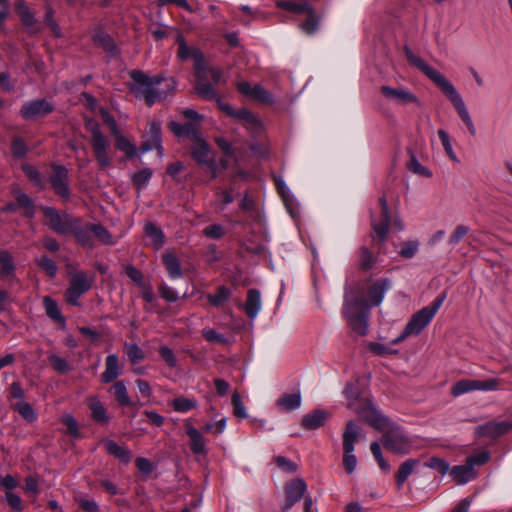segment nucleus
<instances>
[{
  "label": "nucleus",
  "mask_w": 512,
  "mask_h": 512,
  "mask_svg": "<svg viewBox=\"0 0 512 512\" xmlns=\"http://www.w3.org/2000/svg\"><path fill=\"white\" fill-rule=\"evenodd\" d=\"M129 75L132 80L130 90L137 98L144 99L148 106L166 99L176 88L173 78L149 76L140 70H132Z\"/></svg>",
  "instance_id": "nucleus-1"
},
{
  "label": "nucleus",
  "mask_w": 512,
  "mask_h": 512,
  "mask_svg": "<svg viewBox=\"0 0 512 512\" xmlns=\"http://www.w3.org/2000/svg\"><path fill=\"white\" fill-rule=\"evenodd\" d=\"M445 299L446 293H442L430 305L413 314L401 334L392 343L398 344L412 335H419L435 317Z\"/></svg>",
  "instance_id": "nucleus-2"
},
{
  "label": "nucleus",
  "mask_w": 512,
  "mask_h": 512,
  "mask_svg": "<svg viewBox=\"0 0 512 512\" xmlns=\"http://www.w3.org/2000/svg\"><path fill=\"white\" fill-rule=\"evenodd\" d=\"M369 306L360 298L349 300L347 297L343 305V315L353 331L361 336L368 332Z\"/></svg>",
  "instance_id": "nucleus-3"
},
{
  "label": "nucleus",
  "mask_w": 512,
  "mask_h": 512,
  "mask_svg": "<svg viewBox=\"0 0 512 512\" xmlns=\"http://www.w3.org/2000/svg\"><path fill=\"white\" fill-rule=\"evenodd\" d=\"M86 127L91 133V146L99 167L103 170L110 168L113 163L109 155L110 140L102 133L97 122L90 120Z\"/></svg>",
  "instance_id": "nucleus-4"
},
{
  "label": "nucleus",
  "mask_w": 512,
  "mask_h": 512,
  "mask_svg": "<svg viewBox=\"0 0 512 512\" xmlns=\"http://www.w3.org/2000/svg\"><path fill=\"white\" fill-rule=\"evenodd\" d=\"M381 441L387 450L395 454L405 455L413 449V442L410 437L398 427L387 430Z\"/></svg>",
  "instance_id": "nucleus-5"
},
{
  "label": "nucleus",
  "mask_w": 512,
  "mask_h": 512,
  "mask_svg": "<svg viewBox=\"0 0 512 512\" xmlns=\"http://www.w3.org/2000/svg\"><path fill=\"white\" fill-rule=\"evenodd\" d=\"M405 56L410 65L416 67L425 76H427L434 84L443 89L450 81L438 70L430 66L422 57L413 53L409 46L404 47Z\"/></svg>",
  "instance_id": "nucleus-6"
},
{
  "label": "nucleus",
  "mask_w": 512,
  "mask_h": 512,
  "mask_svg": "<svg viewBox=\"0 0 512 512\" xmlns=\"http://www.w3.org/2000/svg\"><path fill=\"white\" fill-rule=\"evenodd\" d=\"M499 385L500 380L497 378L487 380L462 379L451 387V394L458 397L472 391H496L499 389Z\"/></svg>",
  "instance_id": "nucleus-7"
},
{
  "label": "nucleus",
  "mask_w": 512,
  "mask_h": 512,
  "mask_svg": "<svg viewBox=\"0 0 512 512\" xmlns=\"http://www.w3.org/2000/svg\"><path fill=\"white\" fill-rule=\"evenodd\" d=\"M93 279H89L85 272L73 274L69 281V287L65 291V300L72 306H79V299L92 286Z\"/></svg>",
  "instance_id": "nucleus-8"
},
{
  "label": "nucleus",
  "mask_w": 512,
  "mask_h": 512,
  "mask_svg": "<svg viewBox=\"0 0 512 512\" xmlns=\"http://www.w3.org/2000/svg\"><path fill=\"white\" fill-rule=\"evenodd\" d=\"M441 91L449 98V100L452 102L453 106L455 107L459 117L461 120L465 123L467 126L469 132L471 135L476 134V127L472 121V118L469 114V111L461 97V95L458 93L455 86L450 82L447 84Z\"/></svg>",
  "instance_id": "nucleus-9"
},
{
  "label": "nucleus",
  "mask_w": 512,
  "mask_h": 512,
  "mask_svg": "<svg viewBox=\"0 0 512 512\" xmlns=\"http://www.w3.org/2000/svg\"><path fill=\"white\" fill-rule=\"evenodd\" d=\"M42 211L51 230L59 235H66L70 232L75 217L66 213L62 215L55 208L48 206L43 207Z\"/></svg>",
  "instance_id": "nucleus-10"
},
{
  "label": "nucleus",
  "mask_w": 512,
  "mask_h": 512,
  "mask_svg": "<svg viewBox=\"0 0 512 512\" xmlns=\"http://www.w3.org/2000/svg\"><path fill=\"white\" fill-rule=\"evenodd\" d=\"M380 92L388 101L396 105H420L419 98L410 90L404 87H391L388 85H383L380 87Z\"/></svg>",
  "instance_id": "nucleus-11"
},
{
  "label": "nucleus",
  "mask_w": 512,
  "mask_h": 512,
  "mask_svg": "<svg viewBox=\"0 0 512 512\" xmlns=\"http://www.w3.org/2000/svg\"><path fill=\"white\" fill-rule=\"evenodd\" d=\"M53 110L54 105L46 99H35L22 105L20 115L25 120H34L51 113Z\"/></svg>",
  "instance_id": "nucleus-12"
},
{
  "label": "nucleus",
  "mask_w": 512,
  "mask_h": 512,
  "mask_svg": "<svg viewBox=\"0 0 512 512\" xmlns=\"http://www.w3.org/2000/svg\"><path fill=\"white\" fill-rule=\"evenodd\" d=\"M307 485L301 478H296L290 481L285 486V502L282 506L283 512H289L291 508L297 503L305 494Z\"/></svg>",
  "instance_id": "nucleus-13"
},
{
  "label": "nucleus",
  "mask_w": 512,
  "mask_h": 512,
  "mask_svg": "<svg viewBox=\"0 0 512 512\" xmlns=\"http://www.w3.org/2000/svg\"><path fill=\"white\" fill-rule=\"evenodd\" d=\"M53 174L49 181L55 193L67 200L70 197V189L68 185V170L63 165H53Z\"/></svg>",
  "instance_id": "nucleus-14"
},
{
  "label": "nucleus",
  "mask_w": 512,
  "mask_h": 512,
  "mask_svg": "<svg viewBox=\"0 0 512 512\" xmlns=\"http://www.w3.org/2000/svg\"><path fill=\"white\" fill-rule=\"evenodd\" d=\"M391 287L392 281L389 278H380L371 284L367 290V298L362 300L369 306V309L374 306H379L386 292L391 289Z\"/></svg>",
  "instance_id": "nucleus-15"
},
{
  "label": "nucleus",
  "mask_w": 512,
  "mask_h": 512,
  "mask_svg": "<svg viewBox=\"0 0 512 512\" xmlns=\"http://www.w3.org/2000/svg\"><path fill=\"white\" fill-rule=\"evenodd\" d=\"M191 155L193 159L200 165L208 166L213 171L215 177V162L211 156L208 144L200 137L191 147Z\"/></svg>",
  "instance_id": "nucleus-16"
},
{
  "label": "nucleus",
  "mask_w": 512,
  "mask_h": 512,
  "mask_svg": "<svg viewBox=\"0 0 512 512\" xmlns=\"http://www.w3.org/2000/svg\"><path fill=\"white\" fill-rule=\"evenodd\" d=\"M379 204L381 206V221H372V228L378 240L380 242H385L387 239L389 227L391 225L388 202L385 196L379 198Z\"/></svg>",
  "instance_id": "nucleus-17"
},
{
  "label": "nucleus",
  "mask_w": 512,
  "mask_h": 512,
  "mask_svg": "<svg viewBox=\"0 0 512 512\" xmlns=\"http://www.w3.org/2000/svg\"><path fill=\"white\" fill-rule=\"evenodd\" d=\"M237 89L241 94L259 102L265 104H271L273 102L271 93L259 84L252 86L249 82L242 81L237 84Z\"/></svg>",
  "instance_id": "nucleus-18"
},
{
  "label": "nucleus",
  "mask_w": 512,
  "mask_h": 512,
  "mask_svg": "<svg viewBox=\"0 0 512 512\" xmlns=\"http://www.w3.org/2000/svg\"><path fill=\"white\" fill-rule=\"evenodd\" d=\"M92 225L89 223L83 224L79 218H75L69 233H72L82 246L92 248L94 246Z\"/></svg>",
  "instance_id": "nucleus-19"
},
{
  "label": "nucleus",
  "mask_w": 512,
  "mask_h": 512,
  "mask_svg": "<svg viewBox=\"0 0 512 512\" xmlns=\"http://www.w3.org/2000/svg\"><path fill=\"white\" fill-rule=\"evenodd\" d=\"M88 407L91 411V418L94 422L107 425L110 422V416L104 403L99 399L97 395H91L87 399Z\"/></svg>",
  "instance_id": "nucleus-20"
},
{
  "label": "nucleus",
  "mask_w": 512,
  "mask_h": 512,
  "mask_svg": "<svg viewBox=\"0 0 512 512\" xmlns=\"http://www.w3.org/2000/svg\"><path fill=\"white\" fill-rule=\"evenodd\" d=\"M0 278L9 283L17 280L14 259L7 250H0Z\"/></svg>",
  "instance_id": "nucleus-21"
},
{
  "label": "nucleus",
  "mask_w": 512,
  "mask_h": 512,
  "mask_svg": "<svg viewBox=\"0 0 512 512\" xmlns=\"http://www.w3.org/2000/svg\"><path fill=\"white\" fill-rule=\"evenodd\" d=\"M511 428L510 423L506 421L501 422H487L476 428V433L479 436H486L491 438L499 437L507 433Z\"/></svg>",
  "instance_id": "nucleus-22"
},
{
  "label": "nucleus",
  "mask_w": 512,
  "mask_h": 512,
  "mask_svg": "<svg viewBox=\"0 0 512 512\" xmlns=\"http://www.w3.org/2000/svg\"><path fill=\"white\" fill-rule=\"evenodd\" d=\"M450 476L459 485H465L477 477V472L466 461L463 465H455L450 470Z\"/></svg>",
  "instance_id": "nucleus-23"
},
{
  "label": "nucleus",
  "mask_w": 512,
  "mask_h": 512,
  "mask_svg": "<svg viewBox=\"0 0 512 512\" xmlns=\"http://www.w3.org/2000/svg\"><path fill=\"white\" fill-rule=\"evenodd\" d=\"M262 308L261 293L258 289H249L244 310L250 320H254Z\"/></svg>",
  "instance_id": "nucleus-24"
},
{
  "label": "nucleus",
  "mask_w": 512,
  "mask_h": 512,
  "mask_svg": "<svg viewBox=\"0 0 512 512\" xmlns=\"http://www.w3.org/2000/svg\"><path fill=\"white\" fill-rule=\"evenodd\" d=\"M15 10L20 17L22 24L30 31L37 32V21L34 14L30 12L25 0H17Z\"/></svg>",
  "instance_id": "nucleus-25"
},
{
  "label": "nucleus",
  "mask_w": 512,
  "mask_h": 512,
  "mask_svg": "<svg viewBox=\"0 0 512 512\" xmlns=\"http://www.w3.org/2000/svg\"><path fill=\"white\" fill-rule=\"evenodd\" d=\"M121 374L119 359L116 354H109L105 360V370L101 374L103 383H110Z\"/></svg>",
  "instance_id": "nucleus-26"
},
{
  "label": "nucleus",
  "mask_w": 512,
  "mask_h": 512,
  "mask_svg": "<svg viewBox=\"0 0 512 512\" xmlns=\"http://www.w3.org/2000/svg\"><path fill=\"white\" fill-rule=\"evenodd\" d=\"M186 434L189 437L190 448L195 455L206 453L205 438L194 426L186 425Z\"/></svg>",
  "instance_id": "nucleus-27"
},
{
  "label": "nucleus",
  "mask_w": 512,
  "mask_h": 512,
  "mask_svg": "<svg viewBox=\"0 0 512 512\" xmlns=\"http://www.w3.org/2000/svg\"><path fill=\"white\" fill-rule=\"evenodd\" d=\"M161 141V124L158 121H152L149 124L148 139L140 147V155L154 149V146Z\"/></svg>",
  "instance_id": "nucleus-28"
},
{
  "label": "nucleus",
  "mask_w": 512,
  "mask_h": 512,
  "mask_svg": "<svg viewBox=\"0 0 512 512\" xmlns=\"http://www.w3.org/2000/svg\"><path fill=\"white\" fill-rule=\"evenodd\" d=\"M104 447L106 451L114 456L115 458L119 459L124 464H128L131 461V452L130 450L125 446L118 445L115 441L111 439H104L103 440Z\"/></svg>",
  "instance_id": "nucleus-29"
},
{
  "label": "nucleus",
  "mask_w": 512,
  "mask_h": 512,
  "mask_svg": "<svg viewBox=\"0 0 512 512\" xmlns=\"http://www.w3.org/2000/svg\"><path fill=\"white\" fill-rule=\"evenodd\" d=\"M170 130L177 137H187L194 141L200 138V133L194 123L180 124L173 121L170 123Z\"/></svg>",
  "instance_id": "nucleus-30"
},
{
  "label": "nucleus",
  "mask_w": 512,
  "mask_h": 512,
  "mask_svg": "<svg viewBox=\"0 0 512 512\" xmlns=\"http://www.w3.org/2000/svg\"><path fill=\"white\" fill-rule=\"evenodd\" d=\"M364 417L366 421L373 426L374 428L378 430H382L386 427H389V418L385 417L383 414H381L377 409H375L373 406H369L365 413Z\"/></svg>",
  "instance_id": "nucleus-31"
},
{
  "label": "nucleus",
  "mask_w": 512,
  "mask_h": 512,
  "mask_svg": "<svg viewBox=\"0 0 512 512\" xmlns=\"http://www.w3.org/2000/svg\"><path fill=\"white\" fill-rule=\"evenodd\" d=\"M162 262L171 279H179L182 277L181 264L178 258L172 253H164L162 255Z\"/></svg>",
  "instance_id": "nucleus-32"
},
{
  "label": "nucleus",
  "mask_w": 512,
  "mask_h": 512,
  "mask_svg": "<svg viewBox=\"0 0 512 512\" xmlns=\"http://www.w3.org/2000/svg\"><path fill=\"white\" fill-rule=\"evenodd\" d=\"M277 406L286 412H291L298 409L301 406L300 392L283 394L278 398Z\"/></svg>",
  "instance_id": "nucleus-33"
},
{
  "label": "nucleus",
  "mask_w": 512,
  "mask_h": 512,
  "mask_svg": "<svg viewBox=\"0 0 512 512\" xmlns=\"http://www.w3.org/2000/svg\"><path fill=\"white\" fill-rule=\"evenodd\" d=\"M327 413L324 410H314L303 417L302 425L306 429L314 430L324 425Z\"/></svg>",
  "instance_id": "nucleus-34"
},
{
  "label": "nucleus",
  "mask_w": 512,
  "mask_h": 512,
  "mask_svg": "<svg viewBox=\"0 0 512 512\" xmlns=\"http://www.w3.org/2000/svg\"><path fill=\"white\" fill-rule=\"evenodd\" d=\"M144 233L150 239V244L155 250L164 245V234L154 223L148 222L144 225Z\"/></svg>",
  "instance_id": "nucleus-35"
},
{
  "label": "nucleus",
  "mask_w": 512,
  "mask_h": 512,
  "mask_svg": "<svg viewBox=\"0 0 512 512\" xmlns=\"http://www.w3.org/2000/svg\"><path fill=\"white\" fill-rule=\"evenodd\" d=\"M93 41L97 46L102 47L110 57H113L116 54V46L114 41L105 31H96L93 35Z\"/></svg>",
  "instance_id": "nucleus-36"
},
{
  "label": "nucleus",
  "mask_w": 512,
  "mask_h": 512,
  "mask_svg": "<svg viewBox=\"0 0 512 512\" xmlns=\"http://www.w3.org/2000/svg\"><path fill=\"white\" fill-rule=\"evenodd\" d=\"M360 435V428L354 421L350 420L343 433V450H354V444Z\"/></svg>",
  "instance_id": "nucleus-37"
},
{
  "label": "nucleus",
  "mask_w": 512,
  "mask_h": 512,
  "mask_svg": "<svg viewBox=\"0 0 512 512\" xmlns=\"http://www.w3.org/2000/svg\"><path fill=\"white\" fill-rule=\"evenodd\" d=\"M43 306L46 315L54 322L64 325L65 318L62 315L57 302L49 296L43 298Z\"/></svg>",
  "instance_id": "nucleus-38"
},
{
  "label": "nucleus",
  "mask_w": 512,
  "mask_h": 512,
  "mask_svg": "<svg viewBox=\"0 0 512 512\" xmlns=\"http://www.w3.org/2000/svg\"><path fill=\"white\" fill-rule=\"evenodd\" d=\"M417 465H419V460L412 459V458L404 461L400 465V467L395 475V479H396V483H397L398 487H401L404 484V482L408 479V477L413 473V471Z\"/></svg>",
  "instance_id": "nucleus-39"
},
{
  "label": "nucleus",
  "mask_w": 512,
  "mask_h": 512,
  "mask_svg": "<svg viewBox=\"0 0 512 512\" xmlns=\"http://www.w3.org/2000/svg\"><path fill=\"white\" fill-rule=\"evenodd\" d=\"M234 118L252 131H257L261 126L260 121L246 108L236 110Z\"/></svg>",
  "instance_id": "nucleus-40"
},
{
  "label": "nucleus",
  "mask_w": 512,
  "mask_h": 512,
  "mask_svg": "<svg viewBox=\"0 0 512 512\" xmlns=\"http://www.w3.org/2000/svg\"><path fill=\"white\" fill-rule=\"evenodd\" d=\"M277 185L289 214L292 217H295L296 214L298 213V210L294 201V196L292 195L289 187L283 180H278Z\"/></svg>",
  "instance_id": "nucleus-41"
},
{
  "label": "nucleus",
  "mask_w": 512,
  "mask_h": 512,
  "mask_svg": "<svg viewBox=\"0 0 512 512\" xmlns=\"http://www.w3.org/2000/svg\"><path fill=\"white\" fill-rule=\"evenodd\" d=\"M111 391L113 392L115 400L121 407H127L132 405L124 381H116L111 387Z\"/></svg>",
  "instance_id": "nucleus-42"
},
{
  "label": "nucleus",
  "mask_w": 512,
  "mask_h": 512,
  "mask_svg": "<svg viewBox=\"0 0 512 512\" xmlns=\"http://www.w3.org/2000/svg\"><path fill=\"white\" fill-rule=\"evenodd\" d=\"M195 90L199 96L206 100L218 99V95L213 85L206 81L205 77L197 79Z\"/></svg>",
  "instance_id": "nucleus-43"
},
{
  "label": "nucleus",
  "mask_w": 512,
  "mask_h": 512,
  "mask_svg": "<svg viewBox=\"0 0 512 512\" xmlns=\"http://www.w3.org/2000/svg\"><path fill=\"white\" fill-rule=\"evenodd\" d=\"M232 295V291L226 286L222 285L216 289L215 294H208L207 300L214 307L222 306Z\"/></svg>",
  "instance_id": "nucleus-44"
},
{
  "label": "nucleus",
  "mask_w": 512,
  "mask_h": 512,
  "mask_svg": "<svg viewBox=\"0 0 512 512\" xmlns=\"http://www.w3.org/2000/svg\"><path fill=\"white\" fill-rule=\"evenodd\" d=\"M174 411L178 413H187L192 409L197 408L198 402L194 398L178 397L171 402Z\"/></svg>",
  "instance_id": "nucleus-45"
},
{
  "label": "nucleus",
  "mask_w": 512,
  "mask_h": 512,
  "mask_svg": "<svg viewBox=\"0 0 512 512\" xmlns=\"http://www.w3.org/2000/svg\"><path fill=\"white\" fill-rule=\"evenodd\" d=\"M152 174L153 172L150 168H143L133 174L132 182L138 191H141L148 186Z\"/></svg>",
  "instance_id": "nucleus-46"
},
{
  "label": "nucleus",
  "mask_w": 512,
  "mask_h": 512,
  "mask_svg": "<svg viewBox=\"0 0 512 512\" xmlns=\"http://www.w3.org/2000/svg\"><path fill=\"white\" fill-rule=\"evenodd\" d=\"M116 140V147L120 151L124 152L128 158H132L137 153V147L131 143L121 132L113 136Z\"/></svg>",
  "instance_id": "nucleus-47"
},
{
  "label": "nucleus",
  "mask_w": 512,
  "mask_h": 512,
  "mask_svg": "<svg viewBox=\"0 0 512 512\" xmlns=\"http://www.w3.org/2000/svg\"><path fill=\"white\" fill-rule=\"evenodd\" d=\"M48 361L51 367L59 374H67L72 370V367L67 360L57 354H49Z\"/></svg>",
  "instance_id": "nucleus-48"
},
{
  "label": "nucleus",
  "mask_w": 512,
  "mask_h": 512,
  "mask_svg": "<svg viewBox=\"0 0 512 512\" xmlns=\"http://www.w3.org/2000/svg\"><path fill=\"white\" fill-rule=\"evenodd\" d=\"M35 263L49 276L55 277L58 272L56 263L46 255L35 258Z\"/></svg>",
  "instance_id": "nucleus-49"
},
{
  "label": "nucleus",
  "mask_w": 512,
  "mask_h": 512,
  "mask_svg": "<svg viewBox=\"0 0 512 512\" xmlns=\"http://www.w3.org/2000/svg\"><path fill=\"white\" fill-rule=\"evenodd\" d=\"M13 408L29 423L37 419V414L28 402L18 401L13 405Z\"/></svg>",
  "instance_id": "nucleus-50"
},
{
  "label": "nucleus",
  "mask_w": 512,
  "mask_h": 512,
  "mask_svg": "<svg viewBox=\"0 0 512 512\" xmlns=\"http://www.w3.org/2000/svg\"><path fill=\"white\" fill-rule=\"evenodd\" d=\"M277 6L295 14H304V12L310 11V5L306 2L279 1L277 2Z\"/></svg>",
  "instance_id": "nucleus-51"
},
{
  "label": "nucleus",
  "mask_w": 512,
  "mask_h": 512,
  "mask_svg": "<svg viewBox=\"0 0 512 512\" xmlns=\"http://www.w3.org/2000/svg\"><path fill=\"white\" fill-rule=\"evenodd\" d=\"M125 352L132 364H136L145 358V353L136 343H125Z\"/></svg>",
  "instance_id": "nucleus-52"
},
{
  "label": "nucleus",
  "mask_w": 512,
  "mask_h": 512,
  "mask_svg": "<svg viewBox=\"0 0 512 512\" xmlns=\"http://www.w3.org/2000/svg\"><path fill=\"white\" fill-rule=\"evenodd\" d=\"M438 136L449 159L453 162H458L459 160L456 153L453 150L449 134L445 130L439 129Z\"/></svg>",
  "instance_id": "nucleus-53"
},
{
  "label": "nucleus",
  "mask_w": 512,
  "mask_h": 512,
  "mask_svg": "<svg viewBox=\"0 0 512 512\" xmlns=\"http://www.w3.org/2000/svg\"><path fill=\"white\" fill-rule=\"evenodd\" d=\"M17 206L25 209V214L32 218L35 215V208L32 199L24 192H18L16 195Z\"/></svg>",
  "instance_id": "nucleus-54"
},
{
  "label": "nucleus",
  "mask_w": 512,
  "mask_h": 512,
  "mask_svg": "<svg viewBox=\"0 0 512 512\" xmlns=\"http://www.w3.org/2000/svg\"><path fill=\"white\" fill-rule=\"evenodd\" d=\"M93 235L98 238L103 244L114 245L115 241L111 233L101 224L92 225Z\"/></svg>",
  "instance_id": "nucleus-55"
},
{
  "label": "nucleus",
  "mask_w": 512,
  "mask_h": 512,
  "mask_svg": "<svg viewBox=\"0 0 512 512\" xmlns=\"http://www.w3.org/2000/svg\"><path fill=\"white\" fill-rule=\"evenodd\" d=\"M304 14H307V19L300 25V27L306 34H314L318 29L319 21L316 18L312 7L310 6V11H306Z\"/></svg>",
  "instance_id": "nucleus-56"
},
{
  "label": "nucleus",
  "mask_w": 512,
  "mask_h": 512,
  "mask_svg": "<svg viewBox=\"0 0 512 512\" xmlns=\"http://www.w3.org/2000/svg\"><path fill=\"white\" fill-rule=\"evenodd\" d=\"M22 170L25 173V175L29 178V180L34 184V186L38 187L39 189L44 188V183L41 174L34 166L25 164L23 165Z\"/></svg>",
  "instance_id": "nucleus-57"
},
{
  "label": "nucleus",
  "mask_w": 512,
  "mask_h": 512,
  "mask_svg": "<svg viewBox=\"0 0 512 512\" xmlns=\"http://www.w3.org/2000/svg\"><path fill=\"white\" fill-rule=\"evenodd\" d=\"M27 151H28L27 145L22 138L16 137L12 140L11 153L14 158H16V159L24 158L27 154Z\"/></svg>",
  "instance_id": "nucleus-58"
},
{
  "label": "nucleus",
  "mask_w": 512,
  "mask_h": 512,
  "mask_svg": "<svg viewBox=\"0 0 512 512\" xmlns=\"http://www.w3.org/2000/svg\"><path fill=\"white\" fill-rule=\"evenodd\" d=\"M233 413L236 417L244 419L248 416L246 407L241 399V396L238 392H234L231 398Z\"/></svg>",
  "instance_id": "nucleus-59"
},
{
  "label": "nucleus",
  "mask_w": 512,
  "mask_h": 512,
  "mask_svg": "<svg viewBox=\"0 0 512 512\" xmlns=\"http://www.w3.org/2000/svg\"><path fill=\"white\" fill-rule=\"evenodd\" d=\"M193 58L195 60L196 80L205 77L206 67L202 52L200 50H193Z\"/></svg>",
  "instance_id": "nucleus-60"
},
{
  "label": "nucleus",
  "mask_w": 512,
  "mask_h": 512,
  "mask_svg": "<svg viewBox=\"0 0 512 512\" xmlns=\"http://www.w3.org/2000/svg\"><path fill=\"white\" fill-rule=\"evenodd\" d=\"M418 248L419 242L417 240L406 241L402 244L399 254L405 259H411L417 253Z\"/></svg>",
  "instance_id": "nucleus-61"
},
{
  "label": "nucleus",
  "mask_w": 512,
  "mask_h": 512,
  "mask_svg": "<svg viewBox=\"0 0 512 512\" xmlns=\"http://www.w3.org/2000/svg\"><path fill=\"white\" fill-rule=\"evenodd\" d=\"M470 229L466 225H458L451 233L448 243L455 247L469 233Z\"/></svg>",
  "instance_id": "nucleus-62"
},
{
  "label": "nucleus",
  "mask_w": 512,
  "mask_h": 512,
  "mask_svg": "<svg viewBox=\"0 0 512 512\" xmlns=\"http://www.w3.org/2000/svg\"><path fill=\"white\" fill-rule=\"evenodd\" d=\"M158 289L160 296L167 302L174 303L180 298L178 292L166 283H162Z\"/></svg>",
  "instance_id": "nucleus-63"
},
{
  "label": "nucleus",
  "mask_w": 512,
  "mask_h": 512,
  "mask_svg": "<svg viewBox=\"0 0 512 512\" xmlns=\"http://www.w3.org/2000/svg\"><path fill=\"white\" fill-rule=\"evenodd\" d=\"M425 466L431 469H434L441 473L442 475H445L449 471V464L444 459L438 458V457H432L430 458L426 463Z\"/></svg>",
  "instance_id": "nucleus-64"
}]
</instances>
